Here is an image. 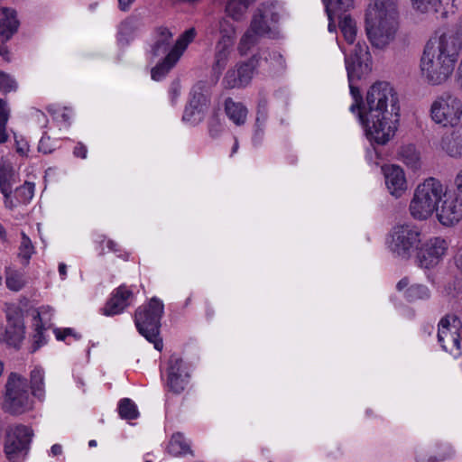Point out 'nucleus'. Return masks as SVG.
<instances>
[{
  "label": "nucleus",
  "mask_w": 462,
  "mask_h": 462,
  "mask_svg": "<svg viewBox=\"0 0 462 462\" xmlns=\"http://www.w3.org/2000/svg\"><path fill=\"white\" fill-rule=\"evenodd\" d=\"M359 120L366 136L378 144H385L395 134L400 117L399 96L386 81H377L367 90Z\"/></svg>",
  "instance_id": "obj_1"
},
{
  "label": "nucleus",
  "mask_w": 462,
  "mask_h": 462,
  "mask_svg": "<svg viewBox=\"0 0 462 462\" xmlns=\"http://www.w3.org/2000/svg\"><path fill=\"white\" fill-rule=\"evenodd\" d=\"M462 50L459 33L442 32L430 38L420 61L422 78L431 86H439L452 76Z\"/></svg>",
  "instance_id": "obj_2"
},
{
  "label": "nucleus",
  "mask_w": 462,
  "mask_h": 462,
  "mask_svg": "<svg viewBox=\"0 0 462 462\" xmlns=\"http://www.w3.org/2000/svg\"><path fill=\"white\" fill-rule=\"evenodd\" d=\"M365 22L372 46L380 50L386 48L394 41L399 30L398 0H370Z\"/></svg>",
  "instance_id": "obj_3"
},
{
  "label": "nucleus",
  "mask_w": 462,
  "mask_h": 462,
  "mask_svg": "<svg viewBox=\"0 0 462 462\" xmlns=\"http://www.w3.org/2000/svg\"><path fill=\"white\" fill-rule=\"evenodd\" d=\"M196 30L189 28L173 42V32L165 26H158L153 32V43L152 52L154 56H160L168 51L163 60L152 69V79L161 80L178 62L187 47L196 37Z\"/></svg>",
  "instance_id": "obj_4"
},
{
  "label": "nucleus",
  "mask_w": 462,
  "mask_h": 462,
  "mask_svg": "<svg viewBox=\"0 0 462 462\" xmlns=\"http://www.w3.org/2000/svg\"><path fill=\"white\" fill-rule=\"evenodd\" d=\"M280 10L275 3H263L254 12L250 25L239 40L237 50L245 55L263 37H276Z\"/></svg>",
  "instance_id": "obj_5"
},
{
  "label": "nucleus",
  "mask_w": 462,
  "mask_h": 462,
  "mask_svg": "<svg viewBox=\"0 0 462 462\" xmlns=\"http://www.w3.org/2000/svg\"><path fill=\"white\" fill-rule=\"evenodd\" d=\"M446 195L447 188L440 180L432 177L426 179L414 189L409 206L411 216L417 220L430 218Z\"/></svg>",
  "instance_id": "obj_6"
},
{
  "label": "nucleus",
  "mask_w": 462,
  "mask_h": 462,
  "mask_svg": "<svg viewBox=\"0 0 462 462\" xmlns=\"http://www.w3.org/2000/svg\"><path fill=\"white\" fill-rule=\"evenodd\" d=\"M421 241V228L412 223H403L391 229L386 245L395 257L409 260L419 249Z\"/></svg>",
  "instance_id": "obj_7"
},
{
  "label": "nucleus",
  "mask_w": 462,
  "mask_h": 462,
  "mask_svg": "<svg viewBox=\"0 0 462 462\" xmlns=\"http://www.w3.org/2000/svg\"><path fill=\"white\" fill-rule=\"evenodd\" d=\"M162 313V302L157 298H152L146 306L136 310L134 318L140 334L152 343L158 351L163 347L162 340L159 337L160 319Z\"/></svg>",
  "instance_id": "obj_8"
},
{
  "label": "nucleus",
  "mask_w": 462,
  "mask_h": 462,
  "mask_svg": "<svg viewBox=\"0 0 462 462\" xmlns=\"http://www.w3.org/2000/svg\"><path fill=\"white\" fill-rule=\"evenodd\" d=\"M2 408L12 415H21L32 409L27 380L16 373L8 375Z\"/></svg>",
  "instance_id": "obj_9"
},
{
  "label": "nucleus",
  "mask_w": 462,
  "mask_h": 462,
  "mask_svg": "<svg viewBox=\"0 0 462 462\" xmlns=\"http://www.w3.org/2000/svg\"><path fill=\"white\" fill-rule=\"evenodd\" d=\"M431 120L443 127H455L462 120V99L451 93L438 96L431 103Z\"/></svg>",
  "instance_id": "obj_10"
},
{
  "label": "nucleus",
  "mask_w": 462,
  "mask_h": 462,
  "mask_svg": "<svg viewBox=\"0 0 462 462\" xmlns=\"http://www.w3.org/2000/svg\"><path fill=\"white\" fill-rule=\"evenodd\" d=\"M33 430L25 425L9 426L5 431L4 450L8 460L16 462L29 449Z\"/></svg>",
  "instance_id": "obj_11"
},
{
  "label": "nucleus",
  "mask_w": 462,
  "mask_h": 462,
  "mask_svg": "<svg viewBox=\"0 0 462 462\" xmlns=\"http://www.w3.org/2000/svg\"><path fill=\"white\" fill-rule=\"evenodd\" d=\"M462 323L454 314H447L439 323L438 340L442 348L451 354L459 352L461 348L459 331Z\"/></svg>",
  "instance_id": "obj_12"
},
{
  "label": "nucleus",
  "mask_w": 462,
  "mask_h": 462,
  "mask_svg": "<svg viewBox=\"0 0 462 462\" xmlns=\"http://www.w3.org/2000/svg\"><path fill=\"white\" fill-rule=\"evenodd\" d=\"M448 249V242L439 236L427 240L416 251V261L420 267L431 269L444 258Z\"/></svg>",
  "instance_id": "obj_13"
},
{
  "label": "nucleus",
  "mask_w": 462,
  "mask_h": 462,
  "mask_svg": "<svg viewBox=\"0 0 462 462\" xmlns=\"http://www.w3.org/2000/svg\"><path fill=\"white\" fill-rule=\"evenodd\" d=\"M346 68L349 81L367 74L370 68V53L365 42H356L346 58Z\"/></svg>",
  "instance_id": "obj_14"
},
{
  "label": "nucleus",
  "mask_w": 462,
  "mask_h": 462,
  "mask_svg": "<svg viewBox=\"0 0 462 462\" xmlns=\"http://www.w3.org/2000/svg\"><path fill=\"white\" fill-rule=\"evenodd\" d=\"M254 72V66L252 61L238 63L226 71L222 84L228 89L244 88L251 82Z\"/></svg>",
  "instance_id": "obj_15"
},
{
  "label": "nucleus",
  "mask_w": 462,
  "mask_h": 462,
  "mask_svg": "<svg viewBox=\"0 0 462 462\" xmlns=\"http://www.w3.org/2000/svg\"><path fill=\"white\" fill-rule=\"evenodd\" d=\"M189 371L181 357L172 355L169 360L167 385L175 393L182 392L188 383Z\"/></svg>",
  "instance_id": "obj_16"
},
{
  "label": "nucleus",
  "mask_w": 462,
  "mask_h": 462,
  "mask_svg": "<svg viewBox=\"0 0 462 462\" xmlns=\"http://www.w3.org/2000/svg\"><path fill=\"white\" fill-rule=\"evenodd\" d=\"M435 211L438 220L446 226H453L462 219V200L456 196L444 197Z\"/></svg>",
  "instance_id": "obj_17"
},
{
  "label": "nucleus",
  "mask_w": 462,
  "mask_h": 462,
  "mask_svg": "<svg viewBox=\"0 0 462 462\" xmlns=\"http://www.w3.org/2000/svg\"><path fill=\"white\" fill-rule=\"evenodd\" d=\"M385 184L392 196L401 198L407 190V180L403 170L397 165L383 168Z\"/></svg>",
  "instance_id": "obj_18"
},
{
  "label": "nucleus",
  "mask_w": 462,
  "mask_h": 462,
  "mask_svg": "<svg viewBox=\"0 0 462 462\" xmlns=\"http://www.w3.org/2000/svg\"><path fill=\"white\" fill-rule=\"evenodd\" d=\"M411 8L418 15H433L440 12L445 5L451 4L457 11V0H410Z\"/></svg>",
  "instance_id": "obj_19"
},
{
  "label": "nucleus",
  "mask_w": 462,
  "mask_h": 462,
  "mask_svg": "<svg viewBox=\"0 0 462 462\" xmlns=\"http://www.w3.org/2000/svg\"><path fill=\"white\" fill-rule=\"evenodd\" d=\"M133 297V292L125 286H119L106 304L103 311L106 316L121 313L128 305V300Z\"/></svg>",
  "instance_id": "obj_20"
},
{
  "label": "nucleus",
  "mask_w": 462,
  "mask_h": 462,
  "mask_svg": "<svg viewBox=\"0 0 462 462\" xmlns=\"http://www.w3.org/2000/svg\"><path fill=\"white\" fill-rule=\"evenodd\" d=\"M8 326L5 330V341L11 346L19 347L24 338V324L20 317L7 314Z\"/></svg>",
  "instance_id": "obj_21"
},
{
  "label": "nucleus",
  "mask_w": 462,
  "mask_h": 462,
  "mask_svg": "<svg viewBox=\"0 0 462 462\" xmlns=\"http://www.w3.org/2000/svg\"><path fill=\"white\" fill-rule=\"evenodd\" d=\"M234 46L227 43L216 42L214 49V60L212 63V71L216 74L217 79L219 78L222 71L226 69L228 61L230 60Z\"/></svg>",
  "instance_id": "obj_22"
},
{
  "label": "nucleus",
  "mask_w": 462,
  "mask_h": 462,
  "mask_svg": "<svg viewBox=\"0 0 462 462\" xmlns=\"http://www.w3.org/2000/svg\"><path fill=\"white\" fill-rule=\"evenodd\" d=\"M441 150L453 158H462V127L445 135L440 143Z\"/></svg>",
  "instance_id": "obj_23"
},
{
  "label": "nucleus",
  "mask_w": 462,
  "mask_h": 462,
  "mask_svg": "<svg viewBox=\"0 0 462 462\" xmlns=\"http://www.w3.org/2000/svg\"><path fill=\"white\" fill-rule=\"evenodd\" d=\"M256 0H228L226 5V14L227 17L236 22L244 21L246 17L249 7Z\"/></svg>",
  "instance_id": "obj_24"
},
{
  "label": "nucleus",
  "mask_w": 462,
  "mask_h": 462,
  "mask_svg": "<svg viewBox=\"0 0 462 462\" xmlns=\"http://www.w3.org/2000/svg\"><path fill=\"white\" fill-rule=\"evenodd\" d=\"M225 111L228 118L236 125H244L247 118V108L240 102H235L232 98L225 101Z\"/></svg>",
  "instance_id": "obj_25"
},
{
  "label": "nucleus",
  "mask_w": 462,
  "mask_h": 462,
  "mask_svg": "<svg viewBox=\"0 0 462 462\" xmlns=\"http://www.w3.org/2000/svg\"><path fill=\"white\" fill-rule=\"evenodd\" d=\"M3 18L0 23V34L5 36L6 40L17 31L19 21L16 18V12L13 9L3 8L1 10Z\"/></svg>",
  "instance_id": "obj_26"
},
{
  "label": "nucleus",
  "mask_w": 462,
  "mask_h": 462,
  "mask_svg": "<svg viewBox=\"0 0 462 462\" xmlns=\"http://www.w3.org/2000/svg\"><path fill=\"white\" fill-rule=\"evenodd\" d=\"M219 37L217 42L235 45L237 37V27L226 17H222L217 23Z\"/></svg>",
  "instance_id": "obj_27"
},
{
  "label": "nucleus",
  "mask_w": 462,
  "mask_h": 462,
  "mask_svg": "<svg viewBox=\"0 0 462 462\" xmlns=\"http://www.w3.org/2000/svg\"><path fill=\"white\" fill-rule=\"evenodd\" d=\"M14 181V171L11 164L0 162V189L5 198L10 196Z\"/></svg>",
  "instance_id": "obj_28"
},
{
  "label": "nucleus",
  "mask_w": 462,
  "mask_h": 462,
  "mask_svg": "<svg viewBox=\"0 0 462 462\" xmlns=\"http://www.w3.org/2000/svg\"><path fill=\"white\" fill-rule=\"evenodd\" d=\"M52 315V309L50 306H42L35 310L34 323L35 337L41 338L43 337L44 326L51 320Z\"/></svg>",
  "instance_id": "obj_29"
},
{
  "label": "nucleus",
  "mask_w": 462,
  "mask_h": 462,
  "mask_svg": "<svg viewBox=\"0 0 462 462\" xmlns=\"http://www.w3.org/2000/svg\"><path fill=\"white\" fill-rule=\"evenodd\" d=\"M328 16L338 15L354 8V0H323Z\"/></svg>",
  "instance_id": "obj_30"
},
{
  "label": "nucleus",
  "mask_w": 462,
  "mask_h": 462,
  "mask_svg": "<svg viewBox=\"0 0 462 462\" xmlns=\"http://www.w3.org/2000/svg\"><path fill=\"white\" fill-rule=\"evenodd\" d=\"M168 452L175 457L190 453V448L181 433L173 434L168 445Z\"/></svg>",
  "instance_id": "obj_31"
},
{
  "label": "nucleus",
  "mask_w": 462,
  "mask_h": 462,
  "mask_svg": "<svg viewBox=\"0 0 462 462\" xmlns=\"http://www.w3.org/2000/svg\"><path fill=\"white\" fill-rule=\"evenodd\" d=\"M339 28L346 42L353 45L356 37V22L349 15H345L339 22Z\"/></svg>",
  "instance_id": "obj_32"
},
{
  "label": "nucleus",
  "mask_w": 462,
  "mask_h": 462,
  "mask_svg": "<svg viewBox=\"0 0 462 462\" xmlns=\"http://www.w3.org/2000/svg\"><path fill=\"white\" fill-rule=\"evenodd\" d=\"M399 154L408 167L414 170L420 167V155L413 145L402 147Z\"/></svg>",
  "instance_id": "obj_33"
},
{
  "label": "nucleus",
  "mask_w": 462,
  "mask_h": 462,
  "mask_svg": "<svg viewBox=\"0 0 462 462\" xmlns=\"http://www.w3.org/2000/svg\"><path fill=\"white\" fill-rule=\"evenodd\" d=\"M44 374L41 368H34L31 372V387L32 394L41 399L44 396Z\"/></svg>",
  "instance_id": "obj_34"
},
{
  "label": "nucleus",
  "mask_w": 462,
  "mask_h": 462,
  "mask_svg": "<svg viewBox=\"0 0 462 462\" xmlns=\"http://www.w3.org/2000/svg\"><path fill=\"white\" fill-rule=\"evenodd\" d=\"M268 69L273 73H279L285 69L286 63L283 56L278 51H272L265 57Z\"/></svg>",
  "instance_id": "obj_35"
},
{
  "label": "nucleus",
  "mask_w": 462,
  "mask_h": 462,
  "mask_svg": "<svg viewBox=\"0 0 462 462\" xmlns=\"http://www.w3.org/2000/svg\"><path fill=\"white\" fill-rule=\"evenodd\" d=\"M119 415L125 420H134L138 417L139 412L136 405L130 399H123L118 406Z\"/></svg>",
  "instance_id": "obj_36"
},
{
  "label": "nucleus",
  "mask_w": 462,
  "mask_h": 462,
  "mask_svg": "<svg viewBox=\"0 0 462 462\" xmlns=\"http://www.w3.org/2000/svg\"><path fill=\"white\" fill-rule=\"evenodd\" d=\"M9 113L6 101L0 99V143H5L8 140L6 125L9 119Z\"/></svg>",
  "instance_id": "obj_37"
},
{
  "label": "nucleus",
  "mask_w": 462,
  "mask_h": 462,
  "mask_svg": "<svg viewBox=\"0 0 462 462\" xmlns=\"http://www.w3.org/2000/svg\"><path fill=\"white\" fill-rule=\"evenodd\" d=\"M405 294L410 300H425L430 297V291L425 285L412 284L407 288Z\"/></svg>",
  "instance_id": "obj_38"
},
{
  "label": "nucleus",
  "mask_w": 462,
  "mask_h": 462,
  "mask_svg": "<svg viewBox=\"0 0 462 462\" xmlns=\"http://www.w3.org/2000/svg\"><path fill=\"white\" fill-rule=\"evenodd\" d=\"M35 185L33 182L25 181L23 185L16 189V197L18 200L26 204L32 200L34 196Z\"/></svg>",
  "instance_id": "obj_39"
},
{
  "label": "nucleus",
  "mask_w": 462,
  "mask_h": 462,
  "mask_svg": "<svg viewBox=\"0 0 462 462\" xmlns=\"http://www.w3.org/2000/svg\"><path fill=\"white\" fill-rule=\"evenodd\" d=\"M26 283L23 275L20 273L14 272L8 274L6 277L7 287L14 291L22 290Z\"/></svg>",
  "instance_id": "obj_40"
},
{
  "label": "nucleus",
  "mask_w": 462,
  "mask_h": 462,
  "mask_svg": "<svg viewBox=\"0 0 462 462\" xmlns=\"http://www.w3.org/2000/svg\"><path fill=\"white\" fill-rule=\"evenodd\" d=\"M17 88L15 79L10 75L0 71V91L8 93Z\"/></svg>",
  "instance_id": "obj_41"
},
{
  "label": "nucleus",
  "mask_w": 462,
  "mask_h": 462,
  "mask_svg": "<svg viewBox=\"0 0 462 462\" xmlns=\"http://www.w3.org/2000/svg\"><path fill=\"white\" fill-rule=\"evenodd\" d=\"M194 101H191L189 106L186 107L183 114V120L195 123L201 119L202 109L199 108L196 105L193 104Z\"/></svg>",
  "instance_id": "obj_42"
},
{
  "label": "nucleus",
  "mask_w": 462,
  "mask_h": 462,
  "mask_svg": "<svg viewBox=\"0 0 462 462\" xmlns=\"http://www.w3.org/2000/svg\"><path fill=\"white\" fill-rule=\"evenodd\" d=\"M33 254V246L30 238L25 233H22V241L20 245V255L25 259H29Z\"/></svg>",
  "instance_id": "obj_43"
},
{
  "label": "nucleus",
  "mask_w": 462,
  "mask_h": 462,
  "mask_svg": "<svg viewBox=\"0 0 462 462\" xmlns=\"http://www.w3.org/2000/svg\"><path fill=\"white\" fill-rule=\"evenodd\" d=\"M350 91L355 98V103L351 105L350 111L352 113H356L357 111V114L359 115V111H362V109L360 107V103H361L362 97L359 94V90H358V88L350 85Z\"/></svg>",
  "instance_id": "obj_44"
},
{
  "label": "nucleus",
  "mask_w": 462,
  "mask_h": 462,
  "mask_svg": "<svg viewBox=\"0 0 462 462\" xmlns=\"http://www.w3.org/2000/svg\"><path fill=\"white\" fill-rule=\"evenodd\" d=\"M15 149L19 154L24 156L27 154V152L29 151V145L25 141L18 140L15 137Z\"/></svg>",
  "instance_id": "obj_45"
},
{
  "label": "nucleus",
  "mask_w": 462,
  "mask_h": 462,
  "mask_svg": "<svg viewBox=\"0 0 462 462\" xmlns=\"http://www.w3.org/2000/svg\"><path fill=\"white\" fill-rule=\"evenodd\" d=\"M73 153L77 157H80L82 159H85L87 157V153H88L87 147L83 143H79L75 146Z\"/></svg>",
  "instance_id": "obj_46"
},
{
  "label": "nucleus",
  "mask_w": 462,
  "mask_h": 462,
  "mask_svg": "<svg viewBox=\"0 0 462 462\" xmlns=\"http://www.w3.org/2000/svg\"><path fill=\"white\" fill-rule=\"evenodd\" d=\"M416 461L417 462H437L438 460L432 457H428L426 453L422 450L417 452L416 454Z\"/></svg>",
  "instance_id": "obj_47"
},
{
  "label": "nucleus",
  "mask_w": 462,
  "mask_h": 462,
  "mask_svg": "<svg viewBox=\"0 0 462 462\" xmlns=\"http://www.w3.org/2000/svg\"><path fill=\"white\" fill-rule=\"evenodd\" d=\"M454 183L457 190L462 194V169L456 175Z\"/></svg>",
  "instance_id": "obj_48"
},
{
  "label": "nucleus",
  "mask_w": 462,
  "mask_h": 462,
  "mask_svg": "<svg viewBox=\"0 0 462 462\" xmlns=\"http://www.w3.org/2000/svg\"><path fill=\"white\" fill-rule=\"evenodd\" d=\"M71 334L70 328H66L64 330L56 329L55 336L58 340H63L67 336Z\"/></svg>",
  "instance_id": "obj_49"
},
{
  "label": "nucleus",
  "mask_w": 462,
  "mask_h": 462,
  "mask_svg": "<svg viewBox=\"0 0 462 462\" xmlns=\"http://www.w3.org/2000/svg\"><path fill=\"white\" fill-rule=\"evenodd\" d=\"M455 263L457 268L462 273V246L458 249L455 256Z\"/></svg>",
  "instance_id": "obj_50"
},
{
  "label": "nucleus",
  "mask_w": 462,
  "mask_h": 462,
  "mask_svg": "<svg viewBox=\"0 0 462 462\" xmlns=\"http://www.w3.org/2000/svg\"><path fill=\"white\" fill-rule=\"evenodd\" d=\"M0 56L6 61H10V51L5 45L0 46Z\"/></svg>",
  "instance_id": "obj_51"
},
{
  "label": "nucleus",
  "mask_w": 462,
  "mask_h": 462,
  "mask_svg": "<svg viewBox=\"0 0 462 462\" xmlns=\"http://www.w3.org/2000/svg\"><path fill=\"white\" fill-rule=\"evenodd\" d=\"M134 0H118L119 8L122 11H126L129 9L130 5L134 3Z\"/></svg>",
  "instance_id": "obj_52"
},
{
  "label": "nucleus",
  "mask_w": 462,
  "mask_h": 462,
  "mask_svg": "<svg viewBox=\"0 0 462 462\" xmlns=\"http://www.w3.org/2000/svg\"><path fill=\"white\" fill-rule=\"evenodd\" d=\"M409 280L408 278H402L396 285L398 291H402L409 285Z\"/></svg>",
  "instance_id": "obj_53"
},
{
  "label": "nucleus",
  "mask_w": 462,
  "mask_h": 462,
  "mask_svg": "<svg viewBox=\"0 0 462 462\" xmlns=\"http://www.w3.org/2000/svg\"><path fill=\"white\" fill-rule=\"evenodd\" d=\"M51 452L53 456H59L62 453V447L59 444H54L51 448Z\"/></svg>",
  "instance_id": "obj_54"
},
{
  "label": "nucleus",
  "mask_w": 462,
  "mask_h": 462,
  "mask_svg": "<svg viewBox=\"0 0 462 462\" xmlns=\"http://www.w3.org/2000/svg\"><path fill=\"white\" fill-rule=\"evenodd\" d=\"M336 15H330V16H328V31L329 32H335L336 31V23H335V21H334V17Z\"/></svg>",
  "instance_id": "obj_55"
},
{
  "label": "nucleus",
  "mask_w": 462,
  "mask_h": 462,
  "mask_svg": "<svg viewBox=\"0 0 462 462\" xmlns=\"http://www.w3.org/2000/svg\"><path fill=\"white\" fill-rule=\"evenodd\" d=\"M59 273L61 276L62 279L65 278L67 274V265L63 263H60L59 265Z\"/></svg>",
  "instance_id": "obj_56"
},
{
  "label": "nucleus",
  "mask_w": 462,
  "mask_h": 462,
  "mask_svg": "<svg viewBox=\"0 0 462 462\" xmlns=\"http://www.w3.org/2000/svg\"><path fill=\"white\" fill-rule=\"evenodd\" d=\"M45 142H46V140L44 138H42V140L40 141L39 149H40V151H42L43 152L47 153V152H50L51 151L44 148Z\"/></svg>",
  "instance_id": "obj_57"
},
{
  "label": "nucleus",
  "mask_w": 462,
  "mask_h": 462,
  "mask_svg": "<svg viewBox=\"0 0 462 462\" xmlns=\"http://www.w3.org/2000/svg\"><path fill=\"white\" fill-rule=\"evenodd\" d=\"M0 239L3 241L6 239V232L2 225H0Z\"/></svg>",
  "instance_id": "obj_58"
},
{
  "label": "nucleus",
  "mask_w": 462,
  "mask_h": 462,
  "mask_svg": "<svg viewBox=\"0 0 462 462\" xmlns=\"http://www.w3.org/2000/svg\"><path fill=\"white\" fill-rule=\"evenodd\" d=\"M238 147H239L238 141H237V139H236L234 146L232 148V153L236 152L238 150Z\"/></svg>",
  "instance_id": "obj_59"
},
{
  "label": "nucleus",
  "mask_w": 462,
  "mask_h": 462,
  "mask_svg": "<svg viewBox=\"0 0 462 462\" xmlns=\"http://www.w3.org/2000/svg\"><path fill=\"white\" fill-rule=\"evenodd\" d=\"M88 446L89 447H96L97 446V441L92 439L88 442Z\"/></svg>",
  "instance_id": "obj_60"
},
{
  "label": "nucleus",
  "mask_w": 462,
  "mask_h": 462,
  "mask_svg": "<svg viewBox=\"0 0 462 462\" xmlns=\"http://www.w3.org/2000/svg\"><path fill=\"white\" fill-rule=\"evenodd\" d=\"M34 338H35V342H36L37 344H40V342L42 341V337L40 339H39V338H36L35 337H34ZM39 346H40V345H38L37 346H35V349H38V347H39Z\"/></svg>",
  "instance_id": "obj_61"
},
{
  "label": "nucleus",
  "mask_w": 462,
  "mask_h": 462,
  "mask_svg": "<svg viewBox=\"0 0 462 462\" xmlns=\"http://www.w3.org/2000/svg\"><path fill=\"white\" fill-rule=\"evenodd\" d=\"M441 14H442V17H444V18L448 17V13L446 11L443 12Z\"/></svg>",
  "instance_id": "obj_62"
},
{
  "label": "nucleus",
  "mask_w": 462,
  "mask_h": 462,
  "mask_svg": "<svg viewBox=\"0 0 462 462\" xmlns=\"http://www.w3.org/2000/svg\"><path fill=\"white\" fill-rule=\"evenodd\" d=\"M217 132H216V133H213V130H212V129H210V134H211L212 136H216V135H217Z\"/></svg>",
  "instance_id": "obj_63"
},
{
  "label": "nucleus",
  "mask_w": 462,
  "mask_h": 462,
  "mask_svg": "<svg viewBox=\"0 0 462 462\" xmlns=\"http://www.w3.org/2000/svg\"><path fill=\"white\" fill-rule=\"evenodd\" d=\"M114 245V243H113V242H109V243H108V245H109V247H111V248H112V245Z\"/></svg>",
  "instance_id": "obj_64"
}]
</instances>
